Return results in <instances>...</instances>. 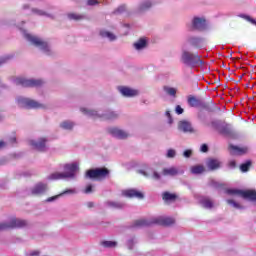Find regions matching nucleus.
Listing matches in <instances>:
<instances>
[{"label":"nucleus","instance_id":"nucleus-1","mask_svg":"<svg viewBox=\"0 0 256 256\" xmlns=\"http://www.w3.org/2000/svg\"><path fill=\"white\" fill-rule=\"evenodd\" d=\"M63 169L65 172H54L48 176L50 181H59L61 179H75L77 171H79V163L73 162L64 164Z\"/></svg>","mask_w":256,"mask_h":256},{"label":"nucleus","instance_id":"nucleus-2","mask_svg":"<svg viewBox=\"0 0 256 256\" xmlns=\"http://www.w3.org/2000/svg\"><path fill=\"white\" fill-rule=\"evenodd\" d=\"M175 219L165 216H157L150 219H139L134 222L132 227L137 229L139 227H149V225H173Z\"/></svg>","mask_w":256,"mask_h":256},{"label":"nucleus","instance_id":"nucleus-3","mask_svg":"<svg viewBox=\"0 0 256 256\" xmlns=\"http://www.w3.org/2000/svg\"><path fill=\"white\" fill-rule=\"evenodd\" d=\"M181 63L186 65V67L195 69V67H201V65H203V60H201V56L199 54H194L189 52V50H182Z\"/></svg>","mask_w":256,"mask_h":256},{"label":"nucleus","instance_id":"nucleus-4","mask_svg":"<svg viewBox=\"0 0 256 256\" xmlns=\"http://www.w3.org/2000/svg\"><path fill=\"white\" fill-rule=\"evenodd\" d=\"M23 34H24L25 39L27 41H29V43L34 45V47H38V49L43 51V53H46V55H50L51 48L49 47V44H47V42L43 41V39H41L37 36H33V35L27 33V31H25V30H23Z\"/></svg>","mask_w":256,"mask_h":256},{"label":"nucleus","instance_id":"nucleus-5","mask_svg":"<svg viewBox=\"0 0 256 256\" xmlns=\"http://www.w3.org/2000/svg\"><path fill=\"white\" fill-rule=\"evenodd\" d=\"M228 195H237L242 197V199H247L248 201H256V191L255 190H241V189H228L226 190Z\"/></svg>","mask_w":256,"mask_h":256},{"label":"nucleus","instance_id":"nucleus-6","mask_svg":"<svg viewBox=\"0 0 256 256\" xmlns=\"http://www.w3.org/2000/svg\"><path fill=\"white\" fill-rule=\"evenodd\" d=\"M211 126L213 127V129L218 131L220 135H224V137H231V135H233V130L231 129V126H229L225 122L214 120L211 122Z\"/></svg>","mask_w":256,"mask_h":256},{"label":"nucleus","instance_id":"nucleus-7","mask_svg":"<svg viewBox=\"0 0 256 256\" xmlns=\"http://www.w3.org/2000/svg\"><path fill=\"white\" fill-rule=\"evenodd\" d=\"M80 111L88 117H103V119L108 120L117 119V117H119V114H117V112H113L111 110H108L105 114L102 115H99V113L95 110H89L87 108H81Z\"/></svg>","mask_w":256,"mask_h":256},{"label":"nucleus","instance_id":"nucleus-8","mask_svg":"<svg viewBox=\"0 0 256 256\" xmlns=\"http://www.w3.org/2000/svg\"><path fill=\"white\" fill-rule=\"evenodd\" d=\"M27 225V221L17 219V218H11L7 222L0 223V231H5L7 229H17L20 227H25Z\"/></svg>","mask_w":256,"mask_h":256},{"label":"nucleus","instance_id":"nucleus-9","mask_svg":"<svg viewBox=\"0 0 256 256\" xmlns=\"http://www.w3.org/2000/svg\"><path fill=\"white\" fill-rule=\"evenodd\" d=\"M14 83L15 85H21V87H41V85H43V80L18 77L14 79Z\"/></svg>","mask_w":256,"mask_h":256},{"label":"nucleus","instance_id":"nucleus-10","mask_svg":"<svg viewBox=\"0 0 256 256\" xmlns=\"http://www.w3.org/2000/svg\"><path fill=\"white\" fill-rule=\"evenodd\" d=\"M18 105L24 109H39L41 104L29 98L19 96L16 98Z\"/></svg>","mask_w":256,"mask_h":256},{"label":"nucleus","instance_id":"nucleus-11","mask_svg":"<svg viewBox=\"0 0 256 256\" xmlns=\"http://www.w3.org/2000/svg\"><path fill=\"white\" fill-rule=\"evenodd\" d=\"M107 175H109V170L107 168H96L86 172V177L88 179H104Z\"/></svg>","mask_w":256,"mask_h":256},{"label":"nucleus","instance_id":"nucleus-12","mask_svg":"<svg viewBox=\"0 0 256 256\" xmlns=\"http://www.w3.org/2000/svg\"><path fill=\"white\" fill-rule=\"evenodd\" d=\"M45 143H47V139L45 138H40L38 141L30 140L31 147L36 149V151H45L47 149Z\"/></svg>","mask_w":256,"mask_h":256},{"label":"nucleus","instance_id":"nucleus-13","mask_svg":"<svg viewBox=\"0 0 256 256\" xmlns=\"http://www.w3.org/2000/svg\"><path fill=\"white\" fill-rule=\"evenodd\" d=\"M32 15H37L38 17H48V19H55V15L47 10H43L41 8H32Z\"/></svg>","mask_w":256,"mask_h":256},{"label":"nucleus","instance_id":"nucleus-14","mask_svg":"<svg viewBox=\"0 0 256 256\" xmlns=\"http://www.w3.org/2000/svg\"><path fill=\"white\" fill-rule=\"evenodd\" d=\"M109 133L112 137H116V139H127L129 137V133L119 128H110Z\"/></svg>","mask_w":256,"mask_h":256},{"label":"nucleus","instance_id":"nucleus-15","mask_svg":"<svg viewBox=\"0 0 256 256\" xmlns=\"http://www.w3.org/2000/svg\"><path fill=\"white\" fill-rule=\"evenodd\" d=\"M229 151L231 155H245L249 152V148L247 146L239 147L235 145H230Z\"/></svg>","mask_w":256,"mask_h":256},{"label":"nucleus","instance_id":"nucleus-16","mask_svg":"<svg viewBox=\"0 0 256 256\" xmlns=\"http://www.w3.org/2000/svg\"><path fill=\"white\" fill-rule=\"evenodd\" d=\"M192 27L193 29H197L198 31H203L207 27L205 18L195 17L192 20Z\"/></svg>","mask_w":256,"mask_h":256},{"label":"nucleus","instance_id":"nucleus-17","mask_svg":"<svg viewBox=\"0 0 256 256\" xmlns=\"http://www.w3.org/2000/svg\"><path fill=\"white\" fill-rule=\"evenodd\" d=\"M118 91L123 95V97H135L136 95H139V91L125 86H119Z\"/></svg>","mask_w":256,"mask_h":256},{"label":"nucleus","instance_id":"nucleus-18","mask_svg":"<svg viewBox=\"0 0 256 256\" xmlns=\"http://www.w3.org/2000/svg\"><path fill=\"white\" fill-rule=\"evenodd\" d=\"M138 172L140 175H143L144 177H152L153 179H156V181L161 179V175L152 168H146L145 170H139Z\"/></svg>","mask_w":256,"mask_h":256},{"label":"nucleus","instance_id":"nucleus-19","mask_svg":"<svg viewBox=\"0 0 256 256\" xmlns=\"http://www.w3.org/2000/svg\"><path fill=\"white\" fill-rule=\"evenodd\" d=\"M178 129L184 133H195V130L189 121H180L178 124Z\"/></svg>","mask_w":256,"mask_h":256},{"label":"nucleus","instance_id":"nucleus-20","mask_svg":"<svg viewBox=\"0 0 256 256\" xmlns=\"http://www.w3.org/2000/svg\"><path fill=\"white\" fill-rule=\"evenodd\" d=\"M180 173H183V170H179L176 167H170V168H165L162 171V175L166 177H175L176 175H179Z\"/></svg>","mask_w":256,"mask_h":256},{"label":"nucleus","instance_id":"nucleus-21","mask_svg":"<svg viewBox=\"0 0 256 256\" xmlns=\"http://www.w3.org/2000/svg\"><path fill=\"white\" fill-rule=\"evenodd\" d=\"M46 191H47V184H43V183L36 184L31 190L32 195H41Z\"/></svg>","mask_w":256,"mask_h":256},{"label":"nucleus","instance_id":"nucleus-22","mask_svg":"<svg viewBox=\"0 0 256 256\" xmlns=\"http://www.w3.org/2000/svg\"><path fill=\"white\" fill-rule=\"evenodd\" d=\"M122 195H124V197H137V199H143V193L133 189L123 191Z\"/></svg>","mask_w":256,"mask_h":256},{"label":"nucleus","instance_id":"nucleus-23","mask_svg":"<svg viewBox=\"0 0 256 256\" xmlns=\"http://www.w3.org/2000/svg\"><path fill=\"white\" fill-rule=\"evenodd\" d=\"M206 165L210 171H215V169H219L221 167V162L217 159H209L206 162Z\"/></svg>","mask_w":256,"mask_h":256},{"label":"nucleus","instance_id":"nucleus-24","mask_svg":"<svg viewBox=\"0 0 256 256\" xmlns=\"http://www.w3.org/2000/svg\"><path fill=\"white\" fill-rule=\"evenodd\" d=\"M200 205L204 206L205 209H213V200L209 197L200 198Z\"/></svg>","mask_w":256,"mask_h":256},{"label":"nucleus","instance_id":"nucleus-25","mask_svg":"<svg viewBox=\"0 0 256 256\" xmlns=\"http://www.w3.org/2000/svg\"><path fill=\"white\" fill-rule=\"evenodd\" d=\"M153 7V3L149 0L142 2L138 7V13H143L144 11H147L148 9H151Z\"/></svg>","mask_w":256,"mask_h":256},{"label":"nucleus","instance_id":"nucleus-26","mask_svg":"<svg viewBox=\"0 0 256 256\" xmlns=\"http://www.w3.org/2000/svg\"><path fill=\"white\" fill-rule=\"evenodd\" d=\"M30 4H24L22 9H29V5H38V7H45V2L42 0H28Z\"/></svg>","mask_w":256,"mask_h":256},{"label":"nucleus","instance_id":"nucleus-27","mask_svg":"<svg viewBox=\"0 0 256 256\" xmlns=\"http://www.w3.org/2000/svg\"><path fill=\"white\" fill-rule=\"evenodd\" d=\"M147 47V40L145 38H141L139 41L134 43V49L137 51H141V49H145Z\"/></svg>","mask_w":256,"mask_h":256},{"label":"nucleus","instance_id":"nucleus-28","mask_svg":"<svg viewBox=\"0 0 256 256\" xmlns=\"http://www.w3.org/2000/svg\"><path fill=\"white\" fill-rule=\"evenodd\" d=\"M107 207H110V209H123L125 207V204L122 202H113V201H108L106 202Z\"/></svg>","mask_w":256,"mask_h":256},{"label":"nucleus","instance_id":"nucleus-29","mask_svg":"<svg viewBox=\"0 0 256 256\" xmlns=\"http://www.w3.org/2000/svg\"><path fill=\"white\" fill-rule=\"evenodd\" d=\"M100 35L101 37L109 39V41H115V39H117V36H115V34L105 30L100 31Z\"/></svg>","mask_w":256,"mask_h":256},{"label":"nucleus","instance_id":"nucleus-30","mask_svg":"<svg viewBox=\"0 0 256 256\" xmlns=\"http://www.w3.org/2000/svg\"><path fill=\"white\" fill-rule=\"evenodd\" d=\"M188 104L190 105V107H200L201 100L197 99L196 97L190 96L188 98Z\"/></svg>","mask_w":256,"mask_h":256},{"label":"nucleus","instance_id":"nucleus-31","mask_svg":"<svg viewBox=\"0 0 256 256\" xmlns=\"http://www.w3.org/2000/svg\"><path fill=\"white\" fill-rule=\"evenodd\" d=\"M203 171H205V167H203V165H196L191 167V173H193V175H201Z\"/></svg>","mask_w":256,"mask_h":256},{"label":"nucleus","instance_id":"nucleus-32","mask_svg":"<svg viewBox=\"0 0 256 256\" xmlns=\"http://www.w3.org/2000/svg\"><path fill=\"white\" fill-rule=\"evenodd\" d=\"M60 127L62 129H65L66 131H71V129H73V127H75V123H73L71 121H64L60 124Z\"/></svg>","mask_w":256,"mask_h":256},{"label":"nucleus","instance_id":"nucleus-33","mask_svg":"<svg viewBox=\"0 0 256 256\" xmlns=\"http://www.w3.org/2000/svg\"><path fill=\"white\" fill-rule=\"evenodd\" d=\"M164 91L167 95H170V97H175V95H177V89L173 87L165 86Z\"/></svg>","mask_w":256,"mask_h":256},{"label":"nucleus","instance_id":"nucleus-34","mask_svg":"<svg viewBox=\"0 0 256 256\" xmlns=\"http://www.w3.org/2000/svg\"><path fill=\"white\" fill-rule=\"evenodd\" d=\"M177 199V196L175 194H171L169 192L163 193V200L164 201H175Z\"/></svg>","mask_w":256,"mask_h":256},{"label":"nucleus","instance_id":"nucleus-35","mask_svg":"<svg viewBox=\"0 0 256 256\" xmlns=\"http://www.w3.org/2000/svg\"><path fill=\"white\" fill-rule=\"evenodd\" d=\"M102 247H106L107 249H112L113 247H117V242L115 241H102Z\"/></svg>","mask_w":256,"mask_h":256},{"label":"nucleus","instance_id":"nucleus-36","mask_svg":"<svg viewBox=\"0 0 256 256\" xmlns=\"http://www.w3.org/2000/svg\"><path fill=\"white\" fill-rule=\"evenodd\" d=\"M68 19L73 20V21H81V19H85V16L75 14V13H70V14H68Z\"/></svg>","mask_w":256,"mask_h":256},{"label":"nucleus","instance_id":"nucleus-37","mask_svg":"<svg viewBox=\"0 0 256 256\" xmlns=\"http://www.w3.org/2000/svg\"><path fill=\"white\" fill-rule=\"evenodd\" d=\"M188 41L191 45H194V47H199V45H201V38L191 37Z\"/></svg>","mask_w":256,"mask_h":256},{"label":"nucleus","instance_id":"nucleus-38","mask_svg":"<svg viewBox=\"0 0 256 256\" xmlns=\"http://www.w3.org/2000/svg\"><path fill=\"white\" fill-rule=\"evenodd\" d=\"M249 167H251V161H247L244 164H241L240 171H242V173H247V171H249Z\"/></svg>","mask_w":256,"mask_h":256},{"label":"nucleus","instance_id":"nucleus-39","mask_svg":"<svg viewBox=\"0 0 256 256\" xmlns=\"http://www.w3.org/2000/svg\"><path fill=\"white\" fill-rule=\"evenodd\" d=\"M228 205H232V207H234V209H242L241 205L237 202H235L234 200L228 199L226 200Z\"/></svg>","mask_w":256,"mask_h":256},{"label":"nucleus","instance_id":"nucleus-40","mask_svg":"<svg viewBox=\"0 0 256 256\" xmlns=\"http://www.w3.org/2000/svg\"><path fill=\"white\" fill-rule=\"evenodd\" d=\"M175 155H177V152H176L175 150L169 149V150L167 151V157H168L169 159H173V157H175Z\"/></svg>","mask_w":256,"mask_h":256},{"label":"nucleus","instance_id":"nucleus-41","mask_svg":"<svg viewBox=\"0 0 256 256\" xmlns=\"http://www.w3.org/2000/svg\"><path fill=\"white\" fill-rule=\"evenodd\" d=\"M99 0H87V4L93 7L94 5H99Z\"/></svg>","mask_w":256,"mask_h":256},{"label":"nucleus","instance_id":"nucleus-42","mask_svg":"<svg viewBox=\"0 0 256 256\" xmlns=\"http://www.w3.org/2000/svg\"><path fill=\"white\" fill-rule=\"evenodd\" d=\"M200 151L202 153H207V151H209V146H207V144H203L201 147H200Z\"/></svg>","mask_w":256,"mask_h":256},{"label":"nucleus","instance_id":"nucleus-43","mask_svg":"<svg viewBox=\"0 0 256 256\" xmlns=\"http://www.w3.org/2000/svg\"><path fill=\"white\" fill-rule=\"evenodd\" d=\"M177 115H183V108H181V106L177 105L176 109H175Z\"/></svg>","mask_w":256,"mask_h":256},{"label":"nucleus","instance_id":"nucleus-44","mask_svg":"<svg viewBox=\"0 0 256 256\" xmlns=\"http://www.w3.org/2000/svg\"><path fill=\"white\" fill-rule=\"evenodd\" d=\"M84 193H86V194L93 193V186L92 185H88L86 187Z\"/></svg>","mask_w":256,"mask_h":256},{"label":"nucleus","instance_id":"nucleus-45","mask_svg":"<svg viewBox=\"0 0 256 256\" xmlns=\"http://www.w3.org/2000/svg\"><path fill=\"white\" fill-rule=\"evenodd\" d=\"M166 117L168 118V123H173V118L171 117L170 111H166Z\"/></svg>","mask_w":256,"mask_h":256},{"label":"nucleus","instance_id":"nucleus-46","mask_svg":"<svg viewBox=\"0 0 256 256\" xmlns=\"http://www.w3.org/2000/svg\"><path fill=\"white\" fill-rule=\"evenodd\" d=\"M125 6L124 5H122V6H119L118 8H117V10L115 11V13L116 14H118V13H123V11H125Z\"/></svg>","mask_w":256,"mask_h":256},{"label":"nucleus","instance_id":"nucleus-47","mask_svg":"<svg viewBox=\"0 0 256 256\" xmlns=\"http://www.w3.org/2000/svg\"><path fill=\"white\" fill-rule=\"evenodd\" d=\"M191 154H192L191 150H186V151H184L183 156L186 158H189V157H191Z\"/></svg>","mask_w":256,"mask_h":256},{"label":"nucleus","instance_id":"nucleus-48","mask_svg":"<svg viewBox=\"0 0 256 256\" xmlns=\"http://www.w3.org/2000/svg\"><path fill=\"white\" fill-rule=\"evenodd\" d=\"M228 165H229L230 169H235L237 164H236L235 160H231Z\"/></svg>","mask_w":256,"mask_h":256},{"label":"nucleus","instance_id":"nucleus-49","mask_svg":"<svg viewBox=\"0 0 256 256\" xmlns=\"http://www.w3.org/2000/svg\"><path fill=\"white\" fill-rule=\"evenodd\" d=\"M246 19H247V21H250V23H252L253 25H256V21L251 19V17L246 16Z\"/></svg>","mask_w":256,"mask_h":256},{"label":"nucleus","instance_id":"nucleus-50","mask_svg":"<svg viewBox=\"0 0 256 256\" xmlns=\"http://www.w3.org/2000/svg\"><path fill=\"white\" fill-rule=\"evenodd\" d=\"M17 142V138L15 136H13L12 138H10V143L11 145H13L14 143Z\"/></svg>","mask_w":256,"mask_h":256},{"label":"nucleus","instance_id":"nucleus-51","mask_svg":"<svg viewBox=\"0 0 256 256\" xmlns=\"http://www.w3.org/2000/svg\"><path fill=\"white\" fill-rule=\"evenodd\" d=\"M7 143H5L4 141H0V149H3V147H6Z\"/></svg>","mask_w":256,"mask_h":256},{"label":"nucleus","instance_id":"nucleus-52","mask_svg":"<svg viewBox=\"0 0 256 256\" xmlns=\"http://www.w3.org/2000/svg\"><path fill=\"white\" fill-rule=\"evenodd\" d=\"M131 245H133V240L128 241V247H129V249H133V246H131Z\"/></svg>","mask_w":256,"mask_h":256},{"label":"nucleus","instance_id":"nucleus-53","mask_svg":"<svg viewBox=\"0 0 256 256\" xmlns=\"http://www.w3.org/2000/svg\"><path fill=\"white\" fill-rule=\"evenodd\" d=\"M55 199H57V196L48 198L47 201H48V203H51V201H55Z\"/></svg>","mask_w":256,"mask_h":256},{"label":"nucleus","instance_id":"nucleus-54","mask_svg":"<svg viewBox=\"0 0 256 256\" xmlns=\"http://www.w3.org/2000/svg\"><path fill=\"white\" fill-rule=\"evenodd\" d=\"M66 193H75V190L70 189V190H67V191L64 192V194H66Z\"/></svg>","mask_w":256,"mask_h":256},{"label":"nucleus","instance_id":"nucleus-55","mask_svg":"<svg viewBox=\"0 0 256 256\" xmlns=\"http://www.w3.org/2000/svg\"><path fill=\"white\" fill-rule=\"evenodd\" d=\"M87 207H89V208L93 207V202H88Z\"/></svg>","mask_w":256,"mask_h":256},{"label":"nucleus","instance_id":"nucleus-56","mask_svg":"<svg viewBox=\"0 0 256 256\" xmlns=\"http://www.w3.org/2000/svg\"><path fill=\"white\" fill-rule=\"evenodd\" d=\"M32 256L39 255V251H34L31 253Z\"/></svg>","mask_w":256,"mask_h":256},{"label":"nucleus","instance_id":"nucleus-57","mask_svg":"<svg viewBox=\"0 0 256 256\" xmlns=\"http://www.w3.org/2000/svg\"><path fill=\"white\" fill-rule=\"evenodd\" d=\"M211 183H212L213 187H217V183L215 181H212Z\"/></svg>","mask_w":256,"mask_h":256},{"label":"nucleus","instance_id":"nucleus-58","mask_svg":"<svg viewBox=\"0 0 256 256\" xmlns=\"http://www.w3.org/2000/svg\"><path fill=\"white\" fill-rule=\"evenodd\" d=\"M3 63H5L4 60H0V65H3Z\"/></svg>","mask_w":256,"mask_h":256},{"label":"nucleus","instance_id":"nucleus-59","mask_svg":"<svg viewBox=\"0 0 256 256\" xmlns=\"http://www.w3.org/2000/svg\"><path fill=\"white\" fill-rule=\"evenodd\" d=\"M125 27H129V24H126Z\"/></svg>","mask_w":256,"mask_h":256}]
</instances>
